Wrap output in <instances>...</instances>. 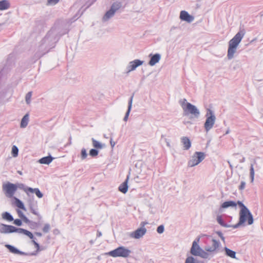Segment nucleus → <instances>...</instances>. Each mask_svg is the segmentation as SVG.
I'll return each mask as SVG.
<instances>
[{
	"label": "nucleus",
	"mask_w": 263,
	"mask_h": 263,
	"mask_svg": "<svg viewBox=\"0 0 263 263\" xmlns=\"http://www.w3.org/2000/svg\"><path fill=\"white\" fill-rule=\"evenodd\" d=\"M60 27L56 25L48 32L40 43L38 50L35 54L36 58H40L48 52L50 49L54 47L60 37L68 32L67 28H65L63 30H60Z\"/></svg>",
	"instance_id": "1"
},
{
	"label": "nucleus",
	"mask_w": 263,
	"mask_h": 263,
	"mask_svg": "<svg viewBox=\"0 0 263 263\" xmlns=\"http://www.w3.org/2000/svg\"><path fill=\"white\" fill-rule=\"evenodd\" d=\"M237 204L241 209L239 212V222L237 224L233 225L232 228L234 229L238 228L246 221L248 222V224L249 225L253 224L254 219L253 215L249 210L240 201H238Z\"/></svg>",
	"instance_id": "2"
},
{
	"label": "nucleus",
	"mask_w": 263,
	"mask_h": 263,
	"mask_svg": "<svg viewBox=\"0 0 263 263\" xmlns=\"http://www.w3.org/2000/svg\"><path fill=\"white\" fill-rule=\"evenodd\" d=\"M245 30L240 28L235 35L229 42L227 54V58L229 60H231L234 58L237 47L245 35Z\"/></svg>",
	"instance_id": "3"
},
{
	"label": "nucleus",
	"mask_w": 263,
	"mask_h": 263,
	"mask_svg": "<svg viewBox=\"0 0 263 263\" xmlns=\"http://www.w3.org/2000/svg\"><path fill=\"white\" fill-rule=\"evenodd\" d=\"M131 252L132 251L124 247L121 246L118 247L114 250L106 253V254L114 257H122L126 258L129 256Z\"/></svg>",
	"instance_id": "4"
},
{
	"label": "nucleus",
	"mask_w": 263,
	"mask_h": 263,
	"mask_svg": "<svg viewBox=\"0 0 263 263\" xmlns=\"http://www.w3.org/2000/svg\"><path fill=\"white\" fill-rule=\"evenodd\" d=\"M205 117L206 119L204 127L205 131L208 132L213 127L216 120V117L213 110L210 108H207Z\"/></svg>",
	"instance_id": "5"
},
{
	"label": "nucleus",
	"mask_w": 263,
	"mask_h": 263,
	"mask_svg": "<svg viewBox=\"0 0 263 263\" xmlns=\"http://www.w3.org/2000/svg\"><path fill=\"white\" fill-rule=\"evenodd\" d=\"M2 190L7 197L12 198L16 191V186L15 184L8 182L3 184Z\"/></svg>",
	"instance_id": "6"
},
{
	"label": "nucleus",
	"mask_w": 263,
	"mask_h": 263,
	"mask_svg": "<svg viewBox=\"0 0 263 263\" xmlns=\"http://www.w3.org/2000/svg\"><path fill=\"white\" fill-rule=\"evenodd\" d=\"M189 114L192 115V118H198L200 116V111L196 106L190 103H187L183 110V115L188 116Z\"/></svg>",
	"instance_id": "7"
},
{
	"label": "nucleus",
	"mask_w": 263,
	"mask_h": 263,
	"mask_svg": "<svg viewBox=\"0 0 263 263\" xmlns=\"http://www.w3.org/2000/svg\"><path fill=\"white\" fill-rule=\"evenodd\" d=\"M205 157L203 152H196L194 153L190 160L189 161L187 165L189 167H193L200 163Z\"/></svg>",
	"instance_id": "8"
},
{
	"label": "nucleus",
	"mask_w": 263,
	"mask_h": 263,
	"mask_svg": "<svg viewBox=\"0 0 263 263\" xmlns=\"http://www.w3.org/2000/svg\"><path fill=\"white\" fill-rule=\"evenodd\" d=\"M19 228H16L11 225H7L4 223H0V233L2 234H9L17 233Z\"/></svg>",
	"instance_id": "9"
},
{
	"label": "nucleus",
	"mask_w": 263,
	"mask_h": 263,
	"mask_svg": "<svg viewBox=\"0 0 263 263\" xmlns=\"http://www.w3.org/2000/svg\"><path fill=\"white\" fill-rule=\"evenodd\" d=\"M28 203L30 212L32 214L36 215L38 217L39 220H41L42 217V216L37 211V201L34 200L33 196L32 197V198H30L28 200Z\"/></svg>",
	"instance_id": "10"
},
{
	"label": "nucleus",
	"mask_w": 263,
	"mask_h": 263,
	"mask_svg": "<svg viewBox=\"0 0 263 263\" xmlns=\"http://www.w3.org/2000/svg\"><path fill=\"white\" fill-rule=\"evenodd\" d=\"M5 246L7 249H8V250L10 252L13 253V254H20L21 255H25V256L36 255V252H33L31 253H25V252H22L21 251H20L16 248H15V247H14L12 245H10L6 244V245H5Z\"/></svg>",
	"instance_id": "11"
},
{
	"label": "nucleus",
	"mask_w": 263,
	"mask_h": 263,
	"mask_svg": "<svg viewBox=\"0 0 263 263\" xmlns=\"http://www.w3.org/2000/svg\"><path fill=\"white\" fill-rule=\"evenodd\" d=\"M199 239L200 238H198L193 241L190 250L191 254L195 256H198L200 254V252L202 250V249H201L200 247L198 245V242H199Z\"/></svg>",
	"instance_id": "12"
},
{
	"label": "nucleus",
	"mask_w": 263,
	"mask_h": 263,
	"mask_svg": "<svg viewBox=\"0 0 263 263\" xmlns=\"http://www.w3.org/2000/svg\"><path fill=\"white\" fill-rule=\"evenodd\" d=\"M146 232V229L145 227H141L137 229L134 232H132L129 236L130 237L135 239H139L144 235Z\"/></svg>",
	"instance_id": "13"
},
{
	"label": "nucleus",
	"mask_w": 263,
	"mask_h": 263,
	"mask_svg": "<svg viewBox=\"0 0 263 263\" xmlns=\"http://www.w3.org/2000/svg\"><path fill=\"white\" fill-rule=\"evenodd\" d=\"M143 62H144L143 61H141L138 59L130 62L126 68L127 69V73H128L132 71L135 70L137 67L142 65Z\"/></svg>",
	"instance_id": "14"
},
{
	"label": "nucleus",
	"mask_w": 263,
	"mask_h": 263,
	"mask_svg": "<svg viewBox=\"0 0 263 263\" xmlns=\"http://www.w3.org/2000/svg\"><path fill=\"white\" fill-rule=\"evenodd\" d=\"M212 245L211 247L206 246L205 247V250L206 252H214L215 251H217L219 247H220V242L219 241L216 240L215 239H212Z\"/></svg>",
	"instance_id": "15"
},
{
	"label": "nucleus",
	"mask_w": 263,
	"mask_h": 263,
	"mask_svg": "<svg viewBox=\"0 0 263 263\" xmlns=\"http://www.w3.org/2000/svg\"><path fill=\"white\" fill-rule=\"evenodd\" d=\"M180 18L182 21H186L187 23H191L193 21L194 17L189 14L187 11L182 10L180 12Z\"/></svg>",
	"instance_id": "16"
},
{
	"label": "nucleus",
	"mask_w": 263,
	"mask_h": 263,
	"mask_svg": "<svg viewBox=\"0 0 263 263\" xmlns=\"http://www.w3.org/2000/svg\"><path fill=\"white\" fill-rule=\"evenodd\" d=\"M150 57V60L148 62V64L150 66H154L156 63H158L161 58V55L159 53H156L155 54H150L149 55Z\"/></svg>",
	"instance_id": "17"
},
{
	"label": "nucleus",
	"mask_w": 263,
	"mask_h": 263,
	"mask_svg": "<svg viewBox=\"0 0 263 263\" xmlns=\"http://www.w3.org/2000/svg\"><path fill=\"white\" fill-rule=\"evenodd\" d=\"M129 176H127L126 180L119 186V191L124 194H125L128 190V180Z\"/></svg>",
	"instance_id": "18"
},
{
	"label": "nucleus",
	"mask_w": 263,
	"mask_h": 263,
	"mask_svg": "<svg viewBox=\"0 0 263 263\" xmlns=\"http://www.w3.org/2000/svg\"><path fill=\"white\" fill-rule=\"evenodd\" d=\"M181 142L183 145V149L184 150H188L191 146V141L187 137H183L181 138Z\"/></svg>",
	"instance_id": "19"
},
{
	"label": "nucleus",
	"mask_w": 263,
	"mask_h": 263,
	"mask_svg": "<svg viewBox=\"0 0 263 263\" xmlns=\"http://www.w3.org/2000/svg\"><path fill=\"white\" fill-rule=\"evenodd\" d=\"M134 94H133L132 96L130 97L129 101H128V108H127V110L125 114V115L124 117V119H123V120L124 121H127V119H128V116H129V114L130 112V110H131V108H132V103H133V98H134Z\"/></svg>",
	"instance_id": "20"
},
{
	"label": "nucleus",
	"mask_w": 263,
	"mask_h": 263,
	"mask_svg": "<svg viewBox=\"0 0 263 263\" xmlns=\"http://www.w3.org/2000/svg\"><path fill=\"white\" fill-rule=\"evenodd\" d=\"M115 12L109 9L102 17V21L104 22L108 21L115 15Z\"/></svg>",
	"instance_id": "21"
},
{
	"label": "nucleus",
	"mask_w": 263,
	"mask_h": 263,
	"mask_svg": "<svg viewBox=\"0 0 263 263\" xmlns=\"http://www.w3.org/2000/svg\"><path fill=\"white\" fill-rule=\"evenodd\" d=\"M18 233V234H23L25 235H26L32 240H34V239H35L33 234L31 232H30L27 230L24 229L23 228H19Z\"/></svg>",
	"instance_id": "22"
},
{
	"label": "nucleus",
	"mask_w": 263,
	"mask_h": 263,
	"mask_svg": "<svg viewBox=\"0 0 263 263\" xmlns=\"http://www.w3.org/2000/svg\"><path fill=\"white\" fill-rule=\"evenodd\" d=\"M53 159V158L49 155L46 157H43L39 160L38 162L41 164H49Z\"/></svg>",
	"instance_id": "23"
},
{
	"label": "nucleus",
	"mask_w": 263,
	"mask_h": 263,
	"mask_svg": "<svg viewBox=\"0 0 263 263\" xmlns=\"http://www.w3.org/2000/svg\"><path fill=\"white\" fill-rule=\"evenodd\" d=\"M237 204H238L237 202L236 203L235 201H228L224 202L221 205V208L225 209L229 207H236Z\"/></svg>",
	"instance_id": "24"
},
{
	"label": "nucleus",
	"mask_w": 263,
	"mask_h": 263,
	"mask_svg": "<svg viewBox=\"0 0 263 263\" xmlns=\"http://www.w3.org/2000/svg\"><path fill=\"white\" fill-rule=\"evenodd\" d=\"M25 223H27L31 229H36L40 226V223L31 221L29 219Z\"/></svg>",
	"instance_id": "25"
},
{
	"label": "nucleus",
	"mask_w": 263,
	"mask_h": 263,
	"mask_svg": "<svg viewBox=\"0 0 263 263\" xmlns=\"http://www.w3.org/2000/svg\"><path fill=\"white\" fill-rule=\"evenodd\" d=\"M29 122V114H26L22 119L20 126L21 128H25Z\"/></svg>",
	"instance_id": "26"
},
{
	"label": "nucleus",
	"mask_w": 263,
	"mask_h": 263,
	"mask_svg": "<svg viewBox=\"0 0 263 263\" xmlns=\"http://www.w3.org/2000/svg\"><path fill=\"white\" fill-rule=\"evenodd\" d=\"M224 250L225 251V254L227 256L230 257L232 258H236V252L235 251L230 250L227 247H224Z\"/></svg>",
	"instance_id": "27"
},
{
	"label": "nucleus",
	"mask_w": 263,
	"mask_h": 263,
	"mask_svg": "<svg viewBox=\"0 0 263 263\" xmlns=\"http://www.w3.org/2000/svg\"><path fill=\"white\" fill-rule=\"evenodd\" d=\"M28 190L30 193H35L36 196L39 198H41L43 196V194L41 192L38 188L33 189L32 187H29V189H28Z\"/></svg>",
	"instance_id": "28"
},
{
	"label": "nucleus",
	"mask_w": 263,
	"mask_h": 263,
	"mask_svg": "<svg viewBox=\"0 0 263 263\" xmlns=\"http://www.w3.org/2000/svg\"><path fill=\"white\" fill-rule=\"evenodd\" d=\"M216 219H217L218 223L223 227H225V228L232 227L233 225L228 224L224 222V221H223V220L222 219L221 215H218L217 216Z\"/></svg>",
	"instance_id": "29"
},
{
	"label": "nucleus",
	"mask_w": 263,
	"mask_h": 263,
	"mask_svg": "<svg viewBox=\"0 0 263 263\" xmlns=\"http://www.w3.org/2000/svg\"><path fill=\"white\" fill-rule=\"evenodd\" d=\"M10 7V3L7 0H2L0 1V10H4L8 9Z\"/></svg>",
	"instance_id": "30"
},
{
	"label": "nucleus",
	"mask_w": 263,
	"mask_h": 263,
	"mask_svg": "<svg viewBox=\"0 0 263 263\" xmlns=\"http://www.w3.org/2000/svg\"><path fill=\"white\" fill-rule=\"evenodd\" d=\"M13 199L15 200L14 203L17 208L22 209L24 211H26V208L24 205V203L21 200L15 197H13Z\"/></svg>",
	"instance_id": "31"
},
{
	"label": "nucleus",
	"mask_w": 263,
	"mask_h": 263,
	"mask_svg": "<svg viewBox=\"0 0 263 263\" xmlns=\"http://www.w3.org/2000/svg\"><path fill=\"white\" fill-rule=\"evenodd\" d=\"M122 7V3L119 2H114L111 6L110 9L116 13Z\"/></svg>",
	"instance_id": "32"
},
{
	"label": "nucleus",
	"mask_w": 263,
	"mask_h": 263,
	"mask_svg": "<svg viewBox=\"0 0 263 263\" xmlns=\"http://www.w3.org/2000/svg\"><path fill=\"white\" fill-rule=\"evenodd\" d=\"M2 216L3 219L8 221H12L14 220L13 216L10 214V213L8 212H5L2 213Z\"/></svg>",
	"instance_id": "33"
},
{
	"label": "nucleus",
	"mask_w": 263,
	"mask_h": 263,
	"mask_svg": "<svg viewBox=\"0 0 263 263\" xmlns=\"http://www.w3.org/2000/svg\"><path fill=\"white\" fill-rule=\"evenodd\" d=\"M185 263H204L202 261H199L192 256H188L185 260Z\"/></svg>",
	"instance_id": "34"
},
{
	"label": "nucleus",
	"mask_w": 263,
	"mask_h": 263,
	"mask_svg": "<svg viewBox=\"0 0 263 263\" xmlns=\"http://www.w3.org/2000/svg\"><path fill=\"white\" fill-rule=\"evenodd\" d=\"M16 186V189L17 188L23 190L25 193L29 195L28 192L29 191L28 190V189H29L30 187L26 186L23 183H17L15 184Z\"/></svg>",
	"instance_id": "35"
},
{
	"label": "nucleus",
	"mask_w": 263,
	"mask_h": 263,
	"mask_svg": "<svg viewBox=\"0 0 263 263\" xmlns=\"http://www.w3.org/2000/svg\"><path fill=\"white\" fill-rule=\"evenodd\" d=\"M92 142L93 146L96 148L101 149L103 147V145L101 143L96 140L93 138H92Z\"/></svg>",
	"instance_id": "36"
},
{
	"label": "nucleus",
	"mask_w": 263,
	"mask_h": 263,
	"mask_svg": "<svg viewBox=\"0 0 263 263\" xmlns=\"http://www.w3.org/2000/svg\"><path fill=\"white\" fill-rule=\"evenodd\" d=\"M17 213L19 216V217L24 221V222L28 219L24 214L23 213L20 211V210H17Z\"/></svg>",
	"instance_id": "37"
},
{
	"label": "nucleus",
	"mask_w": 263,
	"mask_h": 263,
	"mask_svg": "<svg viewBox=\"0 0 263 263\" xmlns=\"http://www.w3.org/2000/svg\"><path fill=\"white\" fill-rule=\"evenodd\" d=\"M18 148L16 145H13L12 147L11 154L14 157H16L18 156Z\"/></svg>",
	"instance_id": "38"
},
{
	"label": "nucleus",
	"mask_w": 263,
	"mask_h": 263,
	"mask_svg": "<svg viewBox=\"0 0 263 263\" xmlns=\"http://www.w3.org/2000/svg\"><path fill=\"white\" fill-rule=\"evenodd\" d=\"M250 178L251 180V182H253V180H254V170L253 164H251L250 169Z\"/></svg>",
	"instance_id": "39"
},
{
	"label": "nucleus",
	"mask_w": 263,
	"mask_h": 263,
	"mask_svg": "<svg viewBox=\"0 0 263 263\" xmlns=\"http://www.w3.org/2000/svg\"><path fill=\"white\" fill-rule=\"evenodd\" d=\"M198 256H200L203 258L207 259L209 257V254L202 249Z\"/></svg>",
	"instance_id": "40"
},
{
	"label": "nucleus",
	"mask_w": 263,
	"mask_h": 263,
	"mask_svg": "<svg viewBox=\"0 0 263 263\" xmlns=\"http://www.w3.org/2000/svg\"><path fill=\"white\" fill-rule=\"evenodd\" d=\"M87 153L85 148H83L81 151V158L82 160L85 159L87 157Z\"/></svg>",
	"instance_id": "41"
},
{
	"label": "nucleus",
	"mask_w": 263,
	"mask_h": 263,
	"mask_svg": "<svg viewBox=\"0 0 263 263\" xmlns=\"http://www.w3.org/2000/svg\"><path fill=\"white\" fill-rule=\"evenodd\" d=\"M31 96H32V92L31 91H29L26 94V97H25V100H26V102L27 104H30V103L31 102Z\"/></svg>",
	"instance_id": "42"
},
{
	"label": "nucleus",
	"mask_w": 263,
	"mask_h": 263,
	"mask_svg": "<svg viewBox=\"0 0 263 263\" xmlns=\"http://www.w3.org/2000/svg\"><path fill=\"white\" fill-rule=\"evenodd\" d=\"M179 103L180 105L181 106L183 110H184V108H185V107L186 105L187 104L188 102H186V99H183L179 100Z\"/></svg>",
	"instance_id": "43"
},
{
	"label": "nucleus",
	"mask_w": 263,
	"mask_h": 263,
	"mask_svg": "<svg viewBox=\"0 0 263 263\" xmlns=\"http://www.w3.org/2000/svg\"><path fill=\"white\" fill-rule=\"evenodd\" d=\"M98 154L99 151L95 148H92L89 151V155L91 157H96L98 155Z\"/></svg>",
	"instance_id": "44"
},
{
	"label": "nucleus",
	"mask_w": 263,
	"mask_h": 263,
	"mask_svg": "<svg viewBox=\"0 0 263 263\" xmlns=\"http://www.w3.org/2000/svg\"><path fill=\"white\" fill-rule=\"evenodd\" d=\"M50 229V224L48 223H46L43 228V231L45 233H48Z\"/></svg>",
	"instance_id": "45"
},
{
	"label": "nucleus",
	"mask_w": 263,
	"mask_h": 263,
	"mask_svg": "<svg viewBox=\"0 0 263 263\" xmlns=\"http://www.w3.org/2000/svg\"><path fill=\"white\" fill-rule=\"evenodd\" d=\"M13 221V223L17 226H21L22 225V220L20 219H16Z\"/></svg>",
	"instance_id": "46"
},
{
	"label": "nucleus",
	"mask_w": 263,
	"mask_h": 263,
	"mask_svg": "<svg viewBox=\"0 0 263 263\" xmlns=\"http://www.w3.org/2000/svg\"><path fill=\"white\" fill-rule=\"evenodd\" d=\"M164 227L163 225H160L158 227L157 229V232L161 234L164 232Z\"/></svg>",
	"instance_id": "47"
},
{
	"label": "nucleus",
	"mask_w": 263,
	"mask_h": 263,
	"mask_svg": "<svg viewBox=\"0 0 263 263\" xmlns=\"http://www.w3.org/2000/svg\"><path fill=\"white\" fill-rule=\"evenodd\" d=\"M32 242L34 245L35 248L36 249V252L40 251V247L39 244L35 241V240H32Z\"/></svg>",
	"instance_id": "48"
},
{
	"label": "nucleus",
	"mask_w": 263,
	"mask_h": 263,
	"mask_svg": "<svg viewBox=\"0 0 263 263\" xmlns=\"http://www.w3.org/2000/svg\"><path fill=\"white\" fill-rule=\"evenodd\" d=\"M48 3L51 5H55L57 4L60 0H47Z\"/></svg>",
	"instance_id": "49"
},
{
	"label": "nucleus",
	"mask_w": 263,
	"mask_h": 263,
	"mask_svg": "<svg viewBox=\"0 0 263 263\" xmlns=\"http://www.w3.org/2000/svg\"><path fill=\"white\" fill-rule=\"evenodd\" d=\"M246 185V183L244 181H241L240 185L239 186V189L240 190H242L245 189Z\"/></svg>",
	"instance_id": "50"
},
{
	"label": "nucleus",
	"mask_w": 263,
	"mask_h": 263,
	"mask_svg": "<svg viewBox=\"0 0 263 263\" xmlns=\"http://www.w3.org/2000/svg\"><path fill=\"white\" fill-rule=\"evenodd\" d=\"M110 143L111 147H114L115 145V142L112 141V139L111 138H110Z\"/></svg>",
	"instance_id": "51"
},
{
	"label": "nucleus",
	"mask_w": 263,
	"mask_h": 263,
	"mask_svg": "<svg viewBox=\"0 0 263 263\" xmlns=\"http://www.w3.org/2000/svg\"><path fill=\"white\" fill-rule=\"evenodd\" d=\"M215 233L220 237H221L223 234L220 231H216Z\"/></svg>",
	"instance_id": "52"
},
{
	"label": "nucleus",
	"mask_w": 263,
	"mask_h": 263,
	"mask_svg": "<svg viewBox=\"0 0 263 263\" xmlns=\"http://www.w3.org/2000/svg\"><path fill=\"white\" fill-rule=\"evenodd\" d=\"M34 234L39 237H41L42 236V234L41 232H35Z\"/></svg>",
	"instance_id": "53"
},
{
	"label": "nucleus",
	"mask_w": 263,
	"mask_h": 263,
	"mask_svg": "<svg viewBox=\"0 0 263 263\" xmlns=\"http://www.w3.org/2000/svg\"><path fill=\"white\" fill-rule=\"evenodd\" d=\"M102 236V233L99 231L97 232V236L98 237H99Z\"/></svg>",
	"instance_id": "54"
},
{
	"label": "nucleus",
	"mask_w": 263,
	"mask_h": 263,
	"mask_svg": "<svg viewBox=\"0 0 263 263\" xmlns=\"http://www.w3.org/2000/svg\"><path fill=\"white\" fill-rule=\"evenodd\" d=\"M245 158L244 157H242V158L239 160V162L240 163H243L245 162Z\"/></svg>",
	"instance_id": "55"
},
{
	"label": "nucleus",
	"mask_w": 263,
	"mask_h": 263,
	"mask_svg": "<svg viewBox=\"0 0 263 263\" xmlns=\"http://www.w3.org/2000/svg\"><path fill=\"white\" fill-rule=\"evenodd\" d=\"M147 223V222H141V225L142 226L141 227H144L145 224H146Z\"/></svg>",
	"instance_id": "56"
},
{
	"label": "nucleus",
	"mask_w": 263,
	"mask_h": 263,
	"mask_svg": "<svg viewBox=\"0 0 263 263\" xmlns=\"http://www.w3.org/2000/svg\"><path fill=\"white\" fill-rule=\"evenodd\" d=\"M228 163L229 164L230 167L231 169H232L233 166H232V164H231L230 162L228 161Z\"/></svg>",
	"instance_id": "57"
},
{
	"label": "nucleus",
	"mask_w": 263,
	"mask_h": 263,
	"mask_svg": "<svg viewBox=\"0 0 263 263\" xmlns=\"http://www.w3.org/2000/svg\"><path fill=\"white\" fill-rule=\"evenodd\" d=\"M220 238L223 242H224L225 238L223 235L221 237H220Z\"/></svg>",
	"instance_id": "58"
},
{
	"label": "nucleus",
	"mask_w": 263,
	"mask_h": 263,
	"mask_svg": "<svg viewBox=\"0 0 263 263\" xmlns=\"http://www.w3.org/2000/svg\"><path fill=\"white\" fill-rule=\"evenodd\" d=\"M93 2H94V1H93L92 2H91V3H90L89 4H88V5H87V6L86 7V8H88V7H89V6H90L92 4V3H93Z\"/></svg>",
	"instance_id": "59"
},
{
	"label": "nucleus",
	"mask_w": 263,
	"mask_h": 263,
	"mask_svg": "<svg viewBox=\"0 0 263 263\" xmlns=\"http://www.w3.org/2000/svg\"><path fill=\"white\" fill-rule=\"evenodd\" d=\"M17 173H18L20 175H22L23 174L22 172L20 171H17Z\"/></svg>",
	"instance_id": "60"
},
{
	"label": "nucleus",
	"mask_w": 263,
	"mask_h": 263,
	"mask_svg": "<svg viewBox=\"0 0 263 263\" xmlns=\"http://www.w3.org/2000/svg\"><path fill=\"white\" fill-rule=\"evenodd\" d=\"M229 133H230V129H228L226 131V134H228Z\"/></svg>",
	"instance_id": "61"
},
{
	"label": "nucleus",
	"mask_w": 263,
	"mask_h": 263,
	"mask_svg": "<svg viewBox=\"0 0 263 263\" xmlns=\"http://www.w3.org/2000/svg\"><path fill=\"white\" fill-rule=\"evenodd\" d=\"M90 243V244H93V241L92 240H91L90 241H89Z\"/></svg>",
	"instance_id": "62"
},
{
	"label": "nucleus",
	"mask_w": 263,
	"mask_h": 263,
	"mask_svg": "<svg viewBox=\"0 0 263 263\" xmlns=\"http://www.w3.org/2000/svg\"><path fill=\"white\" fill-rule=\"evenodd\" d=\"M104 137H105V138H108V137H107V136H105V135H104Z\"/></svg>",
	"instance_id": "63"
}]
</instances>
